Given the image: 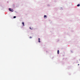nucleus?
Segmentation results:
<instances>
[{
  "instance_id": "obj_1",
  "label": "nucleus",
  "mask_w": 80,
  "mask_h": 80,
  "mask_svg": "<svg viewBox=\"0 0 80 80\" xmlns=\"http://www.w3.org/2000/svg\"><path fill=\"white\" fill-rule=\"evenodd\" d=\"M9 11H10L11 12H13V10L11 8H9Z\"/></svg>"
},
{
  "instance_id": "obj_2",
  "label": "nucleus",
  "mask_w": 80,
  "mask_h": 80,
  "mask_svg": "<svg viewBox=\"0 0 80 80\" xmlns=\"http://www.w3.org/2000/svg\"><path fill=\"white\" fill-rule=\"evenodd\" d=\"M77 7H80V4H78L77 5Z\"/></svg>"
},
{
  "instance_id": "obj_3",
  "label": "nucleus",
  "mask_w": 80,
  "mask_h": 80,
  "mask_svg": "<svg viewBox=\"0 0 80 80\" xmlns=\"http://www.w3.org/2000/svg\"><path fill=\"white\" fill-rule=\"evenodd\" d=\"M22 23L23 24V26H24L25 25H24V22H22Z\"/></svg>"
},
{
  "instance_id": "obj_4",
  "label": "nucleus",
  "mask_w": 80,
  "mask_h": 80,
  "mask_svg": "<svg viewBox=\"0 0 80 80\" xmlns=\"http://www.w3.org/2000/svg\"><path fill=\"white\" fill-rule=\"evenodd\" d=\"M40 38H38V42H39L40 43Z\"/></svg>"
},
{
  "instance_id": "obj_5",
  "label": "nucleus",
  "mask_w": 80,
  "mask_h": 80,
  "mask_svg": "<svg viewBox=\"0 0 80 80\" xmlns=\"http://www.w3.org/2000/svg\"><path fill=\"white\" fill-rule=\"evenodd\" d=\"M58 54H59V50H58Z\"/></svg>"
},
{
  "instance_id": "obj_6",
  "label": "nucleus",
  "mask_w": 80,
  "mask_h": 80,
  "mask_svg": "<svg viewBox=\"0 0 80 80\" xmlns=\"http://www.w3.org/2000/svg\"><path fill=\"white\" fill-rule=\"evenodd\" d=\"M44 18H45V17H46V18H47V16L45 15L44 16Z\"/></svg>"
},
{
  "instance_id": "obj_7",
  "label": "nucleus",
  "mask_w": 80,
  "mask_h": 80,
  "mask_svg": "<svg viewBox=\"0 0 80 80\" xmlns=\"http://www.w3.org/2000/svg\"><path fill=\"white\" fill-rule=\"evenodd\" d=\"M16 18V16H14V17H13V18Z\"/></svg>"
},
{
  "instance_id": "obj_8",
  "label": "nucleus",
  "mask_w": 80,
  "mask_h": 80,
  "mask_svg": "<svg viewBox=\"0 0 80 80\" xmlns=\"http://www.w3.org/2000/svg\"><path fill=\"white\" fill-rule=\"evenodd\" d=\"M30 38H32V37H30Z\"/></svg>"
},
{
  "instance_id": "obj_9",
  "label": "nucleus",
  "mask_w": 80,
  "mask_h": 80,
  "mask_svg": "<svg viewBox=\"0 0 80 80\" xmlns=\"http://www.w3.org/2000/svg\"><path fill=\"white\" fill-rule=\"evenodd\" d=\"M30 28V29H31V30H32V29L31 28Z\"/></svg>"
},
{
  "instance_id": "obj_10",
  "label": "nucleus",
  "mask_w": 80,
  "mask_h": 80,
  "mask_svg": "<svg viewBox=\"0 0 80 80\" xmlns=\"http://www.w3.org/2000/svg\"><path fill=\"white\" fill-rule=\"evenodd\" d=\"M78 65H79V64H78Z\"/></svg>"
}]
</instances>
